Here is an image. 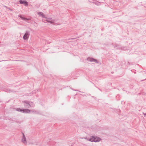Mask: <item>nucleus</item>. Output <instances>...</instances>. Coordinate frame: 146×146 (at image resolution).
I'll list each match as a JSON object with an SVG mask.
<instances>
[{"label":"nucleus","mask_w":146,"mask_h":146,"mask_svg":"<svg viewBox=\"0 0 146 146\" xmlns=\"http://www.w3.org/2000/svg\"><path fill=\"white\" fill-rule=\"evenodd\" d=\"M19 17L22 19H25V20H28V19H27L24 18V17H23L21 15H20Z\"/></svg>","instance_id":"nucleus-9"},{"label":"nucleus","mask_w":146,"mask_h":146,"mask_svg":"<svg viewBox=\"0 0 146 146\" xmlns=\"http://www.w3.org/2000/svg\"><path fill=\"white\" fill-rule=\"evenodd\" d=\"M38 14L40 16H41L42 17H45L44 15L41 12L38 13Z\"/></svg>","instance_id":"nucleus-6"},{"label":"nucleus","mask_w":146,"mask_h":146,"mask_svg":"<svg viewBox=\"0 0 146 146\" xmlns=\"http://www.w3.org/2000/svg\"><path fill=\"white\" fill-rule=\"evenodd\" d=\"M100 140V139L98 137H93L90 139L89 141L92 142H97L99 141Z\"/></svg>","instance_id":"nucleus-1"},{"label":"nucleus","mask_w":146,"mask_h":146,"mask_svg":"<svg viewBox=\"0 0 146 146\" xmlns=\"http://www.w3.org/2000/svg\"><path fill=\"white\" fill-rule=\"evenodd\" d=\"M46 21L48 22H50V23H54V20L51 19H46Z\"/></svg>","instance_id":"nucleus-5"},{"label":"nucleus","mask_w":146,"mask_h":146,"mask_svg":"<svg viewBox=\"0 0 146 146\" xmlns=\"http://www.w3.org/2000/svg\"><path fill=\"white\" fill-rule=\"evenodd\" d=\"M22 141L24 143H26V139L24 135L23 137L22 140Z\"/></svg>","instance_id":"nucleus-7"},{"label":"nucleus","mask_w":146,"mask_h":146,"mask_svg":"<svg viewBox=\"0 0 146 146\" xmlns=\"http://www.w3.org/2000/svg\"><path fill=\"white\" fill-rule=\"evenodd\" d=\"M88 60L90 61H94L95 62L96 61V60H94L93 59L91 58H88Z\"/></svg>","instance_id":"nucleus-8"},{"label":"nucleus","mask_w":146,"mask_h":146,"mask_svg":"<svg viewBox=\"0 0 146 146\" xmlns=\"http://www.w3.org/2000/svg\"><path fill=\"white\" fill-rule=\"evenodd\" d=\"M29 36V34L28 32H26L24 35L23 38L25 40H27Z\"/></svg>","instance_id":"nucleus-2"},{"label":"nucleus","mask_w":146,"mask_h":146,"mask_svg":"<svg viewBox=\"0 0 146 146\" xmlns=\"http://www.w3.org/2000/svg\"><path fill=\"white\" fill-rule=\"evenodd\" d=\"M20 3L21 4H23L25 5H28L27 2L25 1L20 0L19 1Z\"/></svg>","instance_id":"nucleus-4"},{"label":"nucleus","mask_w":146,"mask_h":146,"mask_svg":"<svg viewBox=\"0 0 146 146\" xmlns=\"http://www.w3.org/2000/svg\"><path fill=\"white\" fill-rule=\"evenodd\" d=\"M17 111H20L22 112L23 111V112L29 113L30 112V111L28 110H22L21 109H20L19 108H17Z\"/></svg>","instance_id":"nucleus-3"}]
</instances>
